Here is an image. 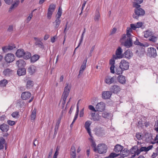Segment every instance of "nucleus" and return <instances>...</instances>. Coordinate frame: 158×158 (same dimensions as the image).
Wrapping results in <instances>:
<instances>
[{"label": "nucleus", "instance_id": "obj_44", "mask_svg": "<svg viewBox=\"0 0 158 158\" xmlns=\"http://www.w3.org/2000/svg\"><path fill=\"white\" fill-rule=\"evenodd\" d=\"M7 83V80L5 79L3 80L0 81V85L2 87L5 86Z\"/></svg>", "mask_w": 158, "mask_h": 158}, {"label": "nucleus", "instance_id": "obj_32", "mask_svg": "<svg viewBox=\"0 0 158 158\" xmlns=\"http://www.w3.org/2000/svg\"><path fill=\"white\" fill-rule=\"evenodd\" d=\"M36 110L34 108L32 111L31 114V119L32 122L34 121L36 117Z\"/></svg>", "mask_w": 158, "mask_h": 158}, {"label": "nucleus", "instance_id": "obj_20", "mask_svg": "<svg viewBox=\"0 0 158 158\" xmlns=\"http://www.w3.org/2000/svg\"><path fill=\"white\" fill-rule=\"evenodd\" d=\"M144 36L145 38H148L150 37L152 35H154L153 32L150 30H147L143 32Z\"/></svg>", "mask_w": 158, "mask_h": 158}, {"label": "nucleus", "instance_id": "obj_19", "mask_svg": "<svg viewBox=\"0 0 158 158\" xmlns=\"http://www.w3.org/2000/svg\"><path fill=\"white\" fill-rule=\"evenodd\" d=\"M92 117L91 120L94 121H99L101 119V117L98 114H95V113H92L91 114Z\"/></svg>", "mask_w": 158, "mask_h": 158}, {"label": "nucleus", "instance_id": "obj_27", "mask_svg": "<svg viewBox=\"0 0 158 158\" xmlns=\"http://www.w3.org/2000/svg\"><path fill=\"white\" fill-rule=\"evenodd\" d=\"M26 73L25 69L23 68H19L17 71V74L19 76L24 75Z\"/></svg>", "mask_w": 158, "mask_h": 158}, {"label": "nucleus", "instance_id": "obj_2", "mask_svg": "<svg viewBox=\"0 0 158 158\" xmlns=\"http://www.w3.org/2000/svg\"><path fill=\"white\" fill-rule=\"evenodd\" d=\"M134 37H125L122 36L120 39V42L121 44L127 48H129L132 46V39Z\"/></svg>", "mask_w": 158, "mask_h": 158}, {"label": "nucleus", "instance_id": "obj_12", "mask_svg": "<svg viewBox=\"0 0 158 158\" xmlns=\"http://www.w3.org/2000/svg\"><path fill=\"white\" fill-rule=\"evenodd\" d=\"M105 105L103 102H101L98 103L96 106L97 111L102 112L105 109Z\"/></svg>", "mask_w": 158, "mask_h": 158}, {"label": "nucleus", "instance_id": "obj_38", "mask_svg": "<svg viewBox=\"0 0 158 158\" xmlns=\"http://www.w3.org/2000/svg\"><path fill=\"white\" fill-rule=\"evenodd\" d=\"M119 82L122 84L125 83L126 79L124 76L119 75Z\"/></svg>", "mask_w": 158, "mask_h": 158}, {"label": "nucleus", "instance_id": "obj_21", "mask_svg": "<svg viewBox=\"0 0 158 158\" xmlns=\"http://www.w3.org/2000/svg\"><path fill=\"white\" fill-rule=\"evenodd\" d=\"M91 124L90 122L89 121H87L85 123V127L89 135H91V131L89 128V126Z\"/></svg>", "mask_w": 158, "mask_h": 158}, {"label": "nucleus", "instance_id": "obj_5", "mask_svg": "<svg viewBox=\"0 0 158 158\" xmlns=\"http://www.w3.org/2000/svg\"><path fill=\"white\" fill-rule=\"evenodd\" d=\"M118 77H117L115 76L111 77L110 76L108 75L105 77L104 80V82L108 85L115 83L116 81L117 78H118Z\"/></svg>", "mask_w": 158, "mask_h": 158}, {"label": "nucleus", "instance_id": "obj_10", "mask_svg": "<svg viewBox=\"0 0 158 158\" xmlns=\"http://www.w3.org/2000/svg\"><path fill=\"white\" fill-rule=\"evenodd\" d=\"M129 66V63L124 60H122L120 63L119 67L122 70H127Z\"/></svg>", "mask_w": 158, "mask_h": 158}, {"label": "nucleus", "instance_id": "obj_26", "mask_svg": "<svg viewBox=\"0 0 158 158\" xmlns=\"http://www.w3.org/2000/svg\"><path fill=\"white\" fill-rule=\"evenodd\" d=\"M131 27H128L127 29V34H123L122 36L125 37H134V36H132L131 33L132 32V30Z\"/></svg>", "mask_w": 158, "mask_h": 158}, {"label": "nucleus", "instance_id": "obj_23", "mask_svg": "<svg viewBox=\"0 0 158 158\" xmlns=\"http://www.w3.org/2000/svg\"><path fill=\"white\" fill-rule=\"evenodd\" d=\"M3 73L6 76H10L13 74V71L9 69H7L4 70Z\"/></svg>", "mask_w": 158, "mask_h": 158}, {"label": "nucleus", "instance_id": "obj_59", "mask_svg": "<svg viewBox=\"0 0 158 158\" xmlns=\"http://www.w3.org/2000/svg\"><path fill=\"white\" fill-rule=\"evenodd\" d=\"M117 30V29L115 27H114L112 30L110 32V34L112 35L114 34Z\"/></svg>", "mask_w": 158, "mask_h": 158}, {"label": "nucleus", "instance_id": "obj_37", "mask_svg": "<svg viewBox=\"0 0 158 158\" xmlns=\"http://www.w3.org/2000/svg\"><path fill=\"white\" fill-rule=\"evenodd\" d=\"M61 21V20L60 18H56V19L54 22L55 24V27L56 28H57L58 27Z\"/></svg>", "mask_w": 158, "mask_h": 158}, {"label": "nucleus", "instance_id": "obj_25", "mask_svg": "<svg viewBox=\"0 0 158 158\" xmlns=\"http://www.w3.org/2000/svg\"><path fill=\"white\" fill-rule=\"evenodd\" d=\"M67 98L66 97L62 96L60 104L62 109H63L64 107Z\"/></svg>", "mask_w": 158, "mask_h": 158}, {"label": "nucleus", "instance_id": "obj_6", "mask_svg": "<svg viewBox=\"0 0 158 158\" xmlns=\"http://www.w3.org/2000/svg\"><path fill=\"white\" fill-rule=\"evenodd\" d=\"M119 155L121 156L120 158H124L127 156L129 153V151L126 148L119 144Z\"/></svg>", "mask_w": 158, "mask_h": 158}, {"label": "nucleus", "instance_id": "obj_7", "mask_svg": "<svg viewBox=\"0 0 158 158\" xmlns=\"http://www.w3.org/2000/svg\"><path fill=\"white\" fill-rule=\"evenodd\" d=\"M98 153L100 154H103L106 153L107 149V146L105 144L100 143L98 145L97 147H96Z\"/></svg>", "mask_w": 158, "mask_h": 158}, {"label": "nucleus", "instance_id": "obj_1", "mask_svg": "<svg viewBox=\"0 0 158 158\" xmlns=\"http://www.w3.org/2000/svg\"><path fill=\"white\" fill-rule=\"evenodd\" d=\"M118 58V48L116 49L115 54L113 56V58L110 60V64L111 65L110 67V72L112 73H115L118 74V71L116 68H115L114 64L115 60Z\"/></svg>", "mask_w": 158, "mask_h": 158}, {"label": "nucleus", "instance_id": "obj_33", "mask_svg": "<svg viewBox=\"0 0 158 158\" xmlns=\"http://www.w3.org/2000/svg\"><path fill=\"white\" fill-rule=\"evenodd\" d=\"M19 3V0H16L14 1V3L11 5L10 9L12 10L16 7H17Z\"/></svg>", "mask_w": 158, "mask_h": 158}, {"label": "nucleus", "instance_id": "obj_9", "mask_svg": "<svg viewBox=\"0 0 158 158\" xmlns=\"http://www.w3.org/2000/svg\"><path fill=\"white\" fill-rule=\"evenodd\" d=\"M5 60L6 62L10 63L13 61L15 59L14 55L11 53H8L5 56Z\"/></svg>", "mask_w": 158, "mask_h": 158}, {"label": "nucleus", "instance_id": "obj_15", "mask_svg": "<svg viewBox=\"0 0 158 158\" xmlns=\"http://www.w3.org/2000/svg\"><path fill=\"white\" fill-rule=\"evenodd\" d=\"M15 48V46L14 44H11L4 46L2 48V50L4 52H6L9 51L13 50L14 48Z\"/></svg>", "mask_w": 158, "mask_h": 158}, {"label": "nucleus", "instance_id": "obj_55", "mask_svg": "<svg viewBox=\"0 0 158 158\" xmlns=\"http://www.w3.org/2000/svg\"><path fill=\"white\" fill-rule=\"evenodd\" d=\"M7 123L10 126H13L15 124V123L13 121L8 120L7 121Z\"/></svg>", "mask_w": 158, "mask_h": 158}, {"label": "nucleus", "instance_id": "obj_11", "mask_svg": "<svg viewBox=\"0 0 158 158\" xmlns=\"http://www.w3.org/2000/svg\"><path fill=\"white\" fill-rule=\"evenodd\" d=\"M65 85L62 96L67 97L71 89V85L70 84L66 83Z\"/></svg>", "mask_w": 158, "mask_h": 158}, {"label": "nucleus", "instance_id": "obj_49", "mask_svg": "<svg viewBox=\"0 0 158 158\" xmlns=\"http://www.w3.org/2000/svg\"><path fill=\"white\" fill-rule=\"evenodd\" d=\"M86 67V65L82 64L81 66L80 69L79 71V75H80L81 74H82L83 73V71L85 69Z\"/></svg>", "mask_w": 158, "mask_h": 158}, {"label": "nucleus", "instance_id": "obj_52", "mask_svg": "<svg viewBox=\"0 0 158 158\" xmlns=\"http://www.w3.org/2000/svg\"><path fill=\"white\" fill-rule=\"evenodd\" d=\"M35 44L36 45H38L39 47L40 48H43V44L41 41L39 42H36Z\"/></svg>", "mask_w": 158, "mask_h": 158}, {"label": "nucleus", "instance_id": "obj_56", "mask_svg": "<svg viewBox=\"0 0 158 158\" xmlns=\"http://www.w3.org/2000/svg\"><path fill=\"white\" fill-rule=\"evenodd\" d=\"M132 29L134 30H135V29L137 28L136 25V24H131L130 25Z\"/></svg>", "mask_w": 158, "mask_h": 158}, {"label": "nucleus", "instance_id": "obj_24", "mask_svg": "<svg viewBox=\"0 0 158 158\" xmlns=\"http://www.w3.org/2000/svg\"><path fill=\"white\" fill-rule=\"evenodd\" d=\"M0 129L2 131L6 132L9 129V126L6 124H3L0 125Z\"/></svg>", "mask_w": 158, "mask_h": 158}, {"label": "nucleus", "instance_id": "obj_58", "mask_svg": "<svg viewBox=\"0 0 158 158\" xmlns=\"http://www.w3.org/2000/svg\"><path fill=\"white\" fill-rule=\"evenodd\" d=\"M136 24L137 26L136 27H137V28H139L142 26L143 23L141 22H138L136 23Z\"/></svg>", "mask_w": 158, "mask_h": 158}, {"label": "nucleus", "instance_id": "obj_13", "mask_svg": "<svg viewBox=\"0 0 158 158\" xmlns=\"http://www.w3.org/2000/svg\"><path fill=\"white\" fill-rule=\"evenodd\" d=\"M147 52L148 54L152 56L155 57L157 55L156 50L153 47L148 48Z\"/></svg>", "mask_w": 158, "mask_h": 158}, {"label": "nucleus", "instance_id": "obj_47", "mask_svg": "<svg viewBox=\"0 0 158 158\" xmlns=\"http://www.w3.org/2000/svg\"><path fill=\"white\" fill-rule=\"evenodd\" d=\"M85 32V29H84V31L83 32V33H82V34L81 35V38L80 40L79 43L78 45L77 46V47L75 48V49H76L77 48L80 46L81 43L82 42Z\"/></svg>", "mask_w": 158, "mask_h": 158}, {"label": "nucleus", "instance_id": "obj_31", "mask_svg": "<svg viewBox=\"0 0 158 158\" xmlns=\"http://www.w3.org/2000/svg\"><path fill=\"white\" fill-rule=\"evenodd\" d=\"M136 146H134L132 147L131 149V154H133L131 157V158H134L137 154L136 153V149H137Z\"/></svg>", "mask_w": 158, "mask_h": 158}, {"label": "nucleus", "instance_id": "obj_42", "mask_svg": "<svg viewBox=\"0 0 158 158\" xmlns=\"http://www.w3.org/2000/svg\"><path fill=\"white\" fill-rule=\"evenodd\" d=\"M34 85L33 82L31 81H28L27 83V87L28 88L30 89Z\"/></svg>", "mask_w": 158, "mask_h": 158}, {"label": "nucleus", "instance_id": "obj_54", "mask_svg": "<svg viewBox=\"0 0 158 158\" xmlns=\"http://www.w3.org/2000/svg\"><path fill=\"white\" fill-rule=\"evenodd\" d=\"M13 25H10L8 28L7 31L9 32H11L13 31Z\"/></svg>", "mask_w": 158, "mask_h": 158}, {"label": "nucleus", "instance_id": "obj_62", "mask_svg": "<svg viewBox=\"0 0 158 158\" xmlns=\"http://www.w3.org/2000/svg\"><path fill=\"white\" fill-rule=\"evenodd\" d=\"M56 38V36L52 37L51 39V42L52 43H54L55 41Z\"/></svg>", "mask_w": 158, "mask_h": 158}, {"label": "nucleus", "instance_id": "obj_29", "mask_svg": "<svg viewBox=\"0 0 158 158\" xmlns=\"http://www.w3.org/2000/svg\"><path fill=\"white\" fill-rule=\"evenodd\" d=\"M90 137L89 138V140L92 143V146L94 148V152H96L97 150L96 148V145L95 142L92 136L91 133V135H89Z\"/></svg>", "mask_w": 158, "mask_h": 158}, {"label": "nucleus", "instance_id": "obj_18", "mask_svg": "<svg viewBox=\"0 0 158 158\" xmlns=\"http://www.w3.org/2000/svg\"><path fill=\"white\" fill-rule=\"evenodd\" d=\"M24 53V51L23 49H19L17 50L15 55L16 56L19 58L23 57Z\"/></svg>", "mask_w": 158, "mask_h": 158}, {"label": "nucleus", "instance_id": "obj_64", "mask_svg": "<svg viewBox=\"0 0 158 158\" xmlns=\"http://www.w3.org/2000/svg\"><path fill=\"white\" fill-rule=\"evenodd\" d=\"M49 37V35L48 34H46L44 35V40H47Z\"/></svg>", "mask_w": 158, "mask_h": 158}, {"label": "nucleus", "instance_id": "obj_34", "mask_svg": "<svg viewBox=\"0 0 158 158\" xmlns=\"http://www.w3.org/2000/svg\"><path fill=\"white\" fill-rule=\"evenodd\" d=\"M143 2V0H134L133 3V6H140L139 4Z\"/></svg>", "mask_w": 158, "mask_h": 158}, {"label": "nucleus", "instance_id": "obj_45", "mask_svg": "<svg viewBox=\"0 0 158 158\" xmlns=\"http://www.w3.org/2000/svg\"><path fill=\"white\" fill-rule=\"evenodd\" d=\"M11 116L13 118H17L19 116V112L18 111L14 112L11 114Z\"/></svg>", "mask_w": 158, "mask_h": 158}, {"label": "nucleus", "instance_id": "obj_8", "mask_svg": "<svg viewBox=\"0 0 158 158\" xmlns=\"http://www.w3.org/2000/svg\"><path fill=\"white\" fill-rule=\"evenodd\" d=\"M122 49L119 47V59L122 58L124 57L127 58H130L132 55V52L129 50H127L123 54H122Z\"/></svg>", "mask_w": 158, "mask_h": 158}, {"label": "nucleus", "instance_id": "obj_40", "mask_svg": "<svg viewBox=\"0 0 158 158\" xmlns=\"http://www.w3.org/2000/svg\"><path fill=\"white\" fill-rule=\"evenodd\" d=\"M100 17V15L99 11L98 10H96L95 12V16L94 17V20L95 21H98Z\"/></svg>", "mask_w": 158, "mask_h": 158}, {"label": "nucleus", "instance_id": "obj_17", "mask_svg": "<svg viewBox=\"0 0 158 158\" xmlns=\"http://www.w3.org/2000/svg\"><path fill=\"white\" fill-rule=\"evenodd\" d=\"M70 157L71 158H76V148L74 145H73L71 148Z\"/></svg>", "mask_w": 158, "mask_h": 158}, {"label": "nucleus", "instance_id": "obj_50", "mask_svg": "<svg viewBox=\"0 0 158 158\" xmlns=\"http://www.w3.org/2000/svg\"><path fill=\"white\" fill-rule=\"evenodd\" d=\"M53 12L48 10L47 14V17L48 19H51Z\"/></svg>", "mask_w": 158, "mask_h": 158}, {"label": "nucleus", "instance_id": "obj_61", "mask_svg": "<svg viewBox=\"0 0 158 158\" xmlns=\"http://www.w3.org/2000/svg\"><path fill=\"white\" fill-rule=\"evenodd\" d=\"M6 3L7 4H10L12 2L13 0H4Z\"/></svg>", "mask_w": 158, "mask_h": 158}, {"label": "nucleus", "instance_id": "obj_53", "mask_svg": "<svg viewBox=\"0 0 158 158\" xmlns=\"http://www.w3.org/2000/svg\"><path fill=\"white\" fill-rule=\"evenodd\" d=\"M109 114L106 112L102 113V116L104 118H108L109 116Z\"/></svg>", "mask_w": 158, "mask_h": 158}, {"label": "nucleus", "instance_id": "obj_60", "mask_svg": "<svg viewBox=\"0 0 158 158\" xmlns=\"http://www.w3.org/2000/svg\"><path fill=\"white\" fill-rule=\"evenodd\" d=\"M84 109H82L80 111L79 116L80 117H83L84 114Z\"/></svg>", "mask_w": 158, "mask_h": 158}, {"label": "nucleus", "instance_id": "obj_30", "mask_svg": "<svg viewBox=\"0 0 158 158\" xmlns=\"http://www.w3.org/2000/svg\"><path fill=\"white\" fill-rule=\"evenodd\" d=\"M111 91L114 93H117L118 91V85H114L110 88Z\"/></svg>", "mask_w": 158, "mask_h": 158}, {"label": "nucleus", "instance_id": "obj_3", "mask_svg": "<svg viewBox=\"0 0 158 158\" xmlns=\"http://www.w3.org/2000/svg\"><path fill=\"white\" fill-rule=\"evenodd\" d=\"M142 143H138V146L137 149H136V153L137 155H138L141 152H147L149 150L153 148V145H151L148 147L143 146V144Z\"/></svg>", "mask_w": 158, "mask_h": 158}, {"label": "nucleus", "instance_id": "obj_63", "mask_svg": "<svg viewBox=\"0 0 158 158\" xmlns=\"http://www.w3.org/2000/svg\"><path fill=\"white\" fill-rule=\"evenodd\" d=\"M118 144L116 145L115 146L114 148V151L118 152Z\"/></svg>", "mask_w": 158, "mask_h": 158}, {"label": "nucleus", "instance_id": "obj_46", "mask_svg": "<svg viewBox=\"0 0 158 158\" xmlns=\"http://www.w3.org/2000/svg\"><path fill=\"white\" fill-rule=\"evenodd\" d=\"M56 8V5L53 4H50L48 10L54 12Z\"/></svg>", "mask_w": 158, "mask_h": 158}, {"label": "nucleus", "instance_id": "obj_48", "mask_svg": "<svg viewBox=\"0 0 158 158\" xmlns=\"http://www.w3.org/2000/svg\"><path fill=\"white\" fill-rule=\"evenodd\" d=\"M36 9L34 10L29 15V16L27 17V22L28 23L29 22L31 19V18L33 16V12Z\"/></svg>", "mask_w": 158, "mask_h": 158}, {"label": "nucleus", "instance_id": "obj_41", "mask_svg": "<svg viewBox=\"0 0 158 158\" xmlns=\"http://www.w3.org/2000/svg\"><path fill=\"white\" fill-rule=\"evenodd\" d=\"M62 14V9L60 7H59L56 17V18H60Z\"/></svg>", "mask_w": 158, "mask_h": 158}, {"label": "nucleus", "instance_id": "obj_4", "mask_svg": "<svg viewBox=\"0 0 158 158\" xmlns=\"http://www.w3.org/2000/svg\"><path fill=\"white\" fill-rule=\"evenodd\" d=\"M134 7L135 8V14L133 15V17L134 18L137 19L139 16L144 15L145 13V11L143 9L140 8V6Z\"/></svg>", "mask_w": 158, "mask_h": 158}, {"label": "nucleus", "instance_id": "obj_39", "mask_svg": "<svg viewBox=\"0 0 158 158\" xmlns=\"http://www.w3.org/2000/svg\"><path fill=\"white\" fill-rule=\"evenodd\" d=\"M157 40V37L153 35H152L149 38V40L154 43L156 42Z\"/></svg>", "mask_w": 158, "mask_h": 158}, {"label": "nucleus", "instance_id": "obj_36", "mask_svg": "<svg viewBox=\"0 0 158 158\" xmlns=\"http://www.w3.org/2000/svg\"><path fill=\"white\" fill-rule=\"evenodd\" d=\"M31 56V54L28 52H24V53L23 56V58L25 59H28L30 58Z\"/></svg>", "mask_w": 158, "mask_h": 158}, {"label": "nucleus", "instance_id": "obj_16", "mask_svg": "<svg viewBox=\"0 0 158 158\" xmlns=\"http://www.w3.org/2000/svg\"><path fill=\"white\" fill-rule=\"evenodd\" d=\"M31 96V94L29 92H25L22 93L21 97L23 100H26L29 98Z\"/></svg>", "mask_w": 158, "mask_h": 158}, {"label": "nucleus", "instance_id": "obj_28", "mask_svg": "<svg viewBox=\"0 0 158 158\" xmlns=\"http://www.w3.org/2000/svg\"><path fill=\"white\" fill-rule=\"evenodd\" d=\"M16 64L19 68H20L24 67L25 65V63L23 60H19L17 61Z\"/></svg>", "mask_w": 158, "mask_h": 158}, {"label": "nucleus", "instance_id": "obj_43", "mask_svg": "<svg viewBox=\"0 0 158 158\" xmlns=\"http://www.w3.org/2000/svg\"><path fill=\"white\" fill-rule=\"evenodd\" d=\"M5 143V140L3 138H0V149L3 148V144Z\"/></svg>", "mask_w": 158, "mask_h": 158}, {"label": "nucleus", "instance_id": "obj_22", "mask_svg": "<svg viewBox=\"0 0 158 158\" xmlns=\"http://www.w3.org/2000/svg\"><path fill=\"white\" fill-rule=\"evenodd\" d=\"M36 70V67L33 65L31 66L28 69V71L30 74L34 73Z\"/></svg>", "mask_w": 158, "mask_h": 158}, {"label": "nucleus", "instance_id": "obj_14", "mask_svg": "<svg viewBox=\"0 0 158 158\" xmlns=\"http://www.w3.org/2000/svg\"><path fill=\"white\" fill-rule=\"evenodd\" d=\"M102 97L105 99H109L112 95L111 92L109 91H103L102 93Z\"/></svg>", "mask_w": 158, "mask_h": 158}, {"label": "nucleus", "instance_id": "obj_35", "mask_svg": "<svg viewBox=\"0 0 158 158\" xmlns=\"http://www.w3.org/2000/svg\"><path fill=\"white\" fill-rule=\"evenodd\" d=\"M40 56L38 55H35L32 56L31 59V61L34 63L37 61L39 58Z\"/></svg>", "mask_w": 158, "mask_h": 158}, {"label": "nucleus", "instance_id": "obj_57", "mask_svg": "<svg viewBox=\"0 0 158 158\" xmlns=\"http://www.w3.org/2000/svg\"><path fill=\"white\" fill-rule=\"evenodd\" d=\"M89 109L93 111L96 112L97 111V110L95 109L94 107L92 105H89Z\"/></svg>", "mask_w": 158, "mask_h": 158}, {"label": "nucleus", "instance_id": "obj_51", "mask_svg": "<svg viewBox=\"0 0 158 158\" xmlns=\"http://www.w3.org/2000/svg\"><path fill=\"white\" fill-rule=\"evenodd\" d=\"M135 137L137 138V139L139 140L142 139L143 137L142 135L140 133H137L136 134Z\"/></svg>", "mask_w": 158, "mask_h": 158}]
</instances>
